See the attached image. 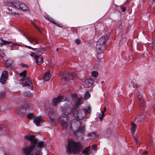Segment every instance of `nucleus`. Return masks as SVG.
I'll return each instance as SVG.
<instances>
[{
    "instance_id": "4",
    "label": "nucleus",
    "mask_w": 155,
    "mask_h": 155,
    "mask_svg": "<svg viewBox=\"0 0 155 155\" xmlns=\"http://www.w3.org/2000/svg\"><path fill=\"white\" fill-rule=\"evenodd\" d=\"M68 144L65 146L66 152L68 155L72 153L77 154L79 153L83 148L81 143L73 140L70 139L68 140Z\"/></svg>"
},
{
    "instance_id": "15",
    "label": "nucleus",
    "mask_w": 155,
    "mask_h": 155,
    "mask_svg": "<svg viewBox=\"0 0 155 155\" xmlns=\"http://www.w3.org/2000/svg\"><path fill=\"white\" fill-rule=\"evenodd\" d=\"M42 121L43 119L41 117H35L33 119V122L37 126H39L40 123Z\"/></svg>"
},
{
    "instance_id": "5",
    "label": "nucleus",
    "mask_w": 155,
    "mask_h": 155,
    "mask_svg": "<svg viewBox=\"0 0 155 155\" xmlns=\"http://www.w3.org/2000/svg\"><path fill=\"white\" fill-rule=\"evenodd\" d=\"M138 97L139 100V104H140V112H141V115L139 117V118H137L138 122H140L143 120L146 115V113L148 110L147 107H145V103L143 102L142 100V96L140 94L138 95Z\"/></svg>"
},
{
    "instance_id": "6",
    "label": "nucleus",
    "mask_w": 155,
    "mask_h": 155,
    "mask_svg": "<svg viewBox=\"0 0 155 155\" xmlns=\"http://www.w3.org/2000/svg\"><path fill=\"white\" fill-rule=\"evenodd\" d=\"M5 4V5L12 7L13 8L23 10H26V7L25 3L20 2L19 1H13L12 2L7 1Z\"/></svg>"
},
{
    "instance_id": "3",
    "label": "nucleus",
    "mask_w": 155,
    "mask_h": 155,
    "mask_svg": "<svg viewBox=\"0 0 155 155\" xmlns=\"http://www.w3.org/2000/svg\"><path fill=\"white\" fill-rule=\"evenodd\" d=\"M83 103V101L81 99H78L74 104V107L76 111L74 113V117L77 119L81 120L86 117V114L90 112V108H84L80 105Z\"/></svg>"
},
{
    "instance_id": "17",
    "label": "nucleus",
    "mask_w": 155,
    "mask_h": 155,
    "mask_svg": "<svg viewBox=\"0 0 155 155\" xmlns=\"http://www.w3.org/2000/svg\"><path fill=\"white\" fill-rule=\"evenodd\" d=\"M51 77V74L49 73H45L43 76L44 81H48L49 80Z\"/></svg>"
},
{
    "instance_id": "20",
    "label": "nucleus",
    "mask_w": 155,
    "mask_h": 155,
    "mask_svg": "<svg viewBox=\"0 0 155 155\" xmlns=\"http://www.w3.org/2000/svg\"><path fill=\"white\" fill-rule=\"evenodd\" d=\"M131 125L132 126L131 132L133 134H134L135 131V129L137 128L136 124L133 122H131Z\"/></svg>"
},
{
    "instance_id": "29",
    "label": "nucleus",
    "mask_w": 155,
    "mask_h": 155,
    "mask_svg": "<svg viewBox=\"0 0 155 155\" xmlns=\"http://www.w3.org/2000/svg\"><path fill=\"white\" fill-rule=\"evenodd\" d=\"M77 95L76 94H72L71 96V97L73 100H75L76 99V100H77L78 99H79V98H77ZM79 99H80L79 98ZM77 100H76L75 102H76Z\"/></svg>"
},
{
    "instance_id": "24",
    "label": "nucleus",
    "mask_w": 155,
    "mask_h": 155,
    "mask_svg": "<svg viewBox=\"0 0 155 155\" xmlns=\"http://www.w3.org/2000/svg\"><path fill=\"white\" fill-rule=\"evenodd\" d=\"M90 97L91 95L90 94L88 91H87L84 94V100H86L88 99Z\"/></svg>"
},
{
    "instance_id": "43",
    "label": "nucleus",
    "mask_w": 155,
    "mask_h": 155,
    "mask_svg": "<svg viewBox=\"0 0 155 155\" xmlns=\"http://www.w3.org/2000/svg\"><path fill=\"white\" fill-rule=\"evenodd\" d=\"M26 106H25V108L28 109H29L30 108V105L29 104H26Z\"/></svg>"
},
{
    "instance_id": "45",
    "label": "nucleus",
    "mask_w": 155,
    "mask_h": 155,
    "mask_svg": "<svg viewBox=\"0 0 155 155\" xmlns=\"http://www.w3.org/2000/svg\"><path fill=\"white\" fill-rule=\"evenodd\" d=\"M23 36H24V37H25L26 38V39H27V40H28L29 42H30L31 43V41L29 40V39L28 38H27V37H26V36L25 35H23Z\"/></svg>"
},
{
    "instance_id": "49",
    "label": "nucleus",
    "mask_w": 155,
    "mask_h": 155,
    "mask_svg": "<svg viewBox=\"0 0 155 155\" xmlns=\"http://www.w3.org/2000/svg\"><path fill=\"white\" fill-rule=\"evenodd\" d=\"M134 141L136 142V143H137V140L136 138H134Z\"/></svg>"
},
{
    "instance_id": "50",
    "label": "nucleus",
    "mask_w": 155,
    "mask_h": 155,
    "mask_svg": "<svg viewBox=\"0 0 155 155\" xmlns=\"http://www.w3.org/2000/svg\"><path fill=\"white\" fill-rule=\"evenodd\" d=\"M33 25L35 27V28H36V27L37 26L36 25L35 23H34Z\"/></svg>"
},
{
    "instance_id": "23",
    "label": "nucleus",
    "mask_w": 155,
    "mask_h": 155,
    "mask_svg": "<svg viewBox=\"0 0 155 155\" xmlns=\"http://www.w3.org/2000/svg\"><path fill=\"white\" fill-rule=\"evenodd\" d=\"M90 146H89L86 147L84 150L82 151V153L84 154L85 155H88V153L90 150Z\"/></svg>"
},
{
    "instance_id": "56",
    "label": "nucleus",
    "mask_w": 155,
    "mask_h": 155,
    "mask_svg": "<svg viewBox=\"0 0 155 155\" xmlns=\"http://www.w3.org/2000/svg\"><path fill=\"white\" fill-rule=\"evenodd\" d=\"M102 58H99L98 57V56H97V58L98 59H99V60H101Z\"/></svg>"
},
{
    "instance_id": "48",
    "label": "nucleus",
    "mask_w": 155,
    "mask_h": 155,
    "mask_svg": "<svg viewBox=\"0 0 155 155\" xmlns=\"http://www.w3.org/2000/svg\"><path fill=\"white\" fill-rule=\"evenodd\" d=\"M17 45V44L15 43H13L11 45V47L15 45Z\"/></svg>"
},
{
    "instance_id": "55",
    "label": "nucleus",
    "mask_w": 155,
    "mask_h": 155,
    "mask_svg": "<svg viewBox=\"0 0 155 155\" xmlns=\"http://www.w3.org/2000/svg\"><path fill=\"white\" fill-rule=\"evenodd\" d=\"M131 55H130V56H128V58L129 57L130 59L131 58Z\"/></svg>"
},
{
    "instance_id": "38",
    "label": "nucleus",
    "mask_w": 155,
    "mask_h": 155,
    "mask_svg": "<svg viewBox=\"0 0 155 155\" xmlns=\"http://www.w3.org/2000/svg\"><path fill=\"white\" fill-rule=\"evenodd\" d=\"M5 92H0V99H1L4 95Z\"/></svg>"
},
{
    "instance_id": "34",
    "label": "nucleus",
    "mask_w": 155,
    "mask_h": 155,
    "mask_svg": "<svg viewBox=\"0 0 155 155\" xmlns=\"http://www.w3.org/2000/svg\"><path fill=\"white\" fill-rule=\"evenodd\" d=\"M24 94L28 97H29L31 95V93L29 91H26L25 92Z\"/></svg>"
},
{
    "instance_id": "7",
    "label": "nucleus",
    "mask_w": 155,
    "mask_h": 155,
    "mask_svg": "<svg viewBox=\"0 0 155 155\" xmlns=\"http://www.w3.org/2000/svg\"><path fill=\"white\" fill-rule=\"evenodd\" d=\"M21 80L24 86H27L29 89H32L33 85L30 78L27 77H24L22 78Z\"/></svg>"
},
{
    "instance_id": "31",
    "label": "nucleus",
    "mask_w": 155,
    "mask_h": 155,
    "mask_svg": "<svg viewBox=\"0 0 155 155\" xmlns=\"http://www.w3.org/2000/svg\"><path fill=\"white\" fill-rule=\"evenodd\" d=\"M30 55L31 56L34 57L35 59L38 55H36L35 53L32 52L31 53Z\"/></svg>"
},
{
    "instance_id": "39",
    "label": "nucleus",
    "mask_w": 155,
    "mask_h": 155,
    "mask_svg": "<svg viewBox=\"0 0 155 155\" xmlns=\"http://www.w3.org/2000/svg\"><path fill=\"white\" fill-rule=\"evenodd\" d=\"M134 81H135V80H133L132 81V82H133V83L132 84V87L134 88H136V87H137V86L136 84H134Z\"/></svg>"
},
{
    "instance_id": "13",
    "label": "nucleus",
    "mask_w": 155,
    "mask_h": 155,
    "mask_svg": "<svg viewBox=\"0 0 155 155\" xmlns=\"http://www.w3.org/2000/svg\"><path fill=\"white\" fill-rule=\"evenodd\" d=\"M108 37L107 35L102 36L98 40L97 42L103 45H105L108 39Z\"/></svg>"
},
{
    "instance_id": "44",
    "label": "nucleus",
    "mask_w": 155,
    "mask_h": 155,
    "mask_svg": "<svg viewBox=\"0 0 155 155\" xmlns=\"http://www.w3.org/2000/svg\"><path fill=\"white\" fill-rule=\"evenodd\" d=\"M106 108L105 107L104 108L103 111H101V113L104 115V113H105V111H106Z\"/></svg>"
},
{
    "instance_id": "42",
    "label": "nucleus",
    "mask_w": 155,
    "mask_h": 155,
    "mask_svg": "<svg viewBox=\"0 0 155 155\" xmlns=\"http://www.w3.org/2000/svg\"><path fill=\"white\" fill-rule=\"evenodd\" d=\"M25 47H27L28 49H31V50H33V48H32V47H31L30 46H28V45H25Z\"/></svg>"
},
{
    "instance_id": "36",
    "label": "nucleus",
    "mask_w": 155,
    "mask_h": 155,
    "mask_svg": "<svg viewBox=\"0 0 155 155\" xmlns=\"http://www.w3.org/2000/svg\"><path fill=\"white\" fill-rule=\"evenodd\" d=\"M4 54V53L1 49H0V59L2 58L3 57V55Z\"/></svg>"
},
{
    "instance_id": "10",
    "label": "nucleus",
    "mask_w": 155,
    "mask_h": 155,
    "mask_svg": "<svg viewBox=\"0 0 155 155\" xmlns=\"http://www.w3.org/2000/svg\"><path fill=\"white\" fill-rule=\"evenodd\" d=\"M61 80L65 82H67L68 81H73V77L72 74L71 73L67 72L64 73L62 77L61 78Z\"/></svg>"
},
{
    "instance_id": "32",
    "label": "nucleus",
    "mask_w": 155,
    "mask_h": 155,
    "mask_svg": "<svg viewBox=\"0 0 155 155\" xmlns=\"http://www.w3.org/2000/svg\"><path fill=\"white\" fill-rule=\"evenodd\" d=\"M118 30L120 31L122 30L123 27L122 23H121L119 24V25L118 26Z\"/></svg>"
},
{
    "instance_id": "27",
    "label": "nucleus",
    "mask_w": 155,
    "mask_h": 155,
    "mask_svg": "<svg viewBox=\"0 0 155 155\" xmlns=\"http://www.w3.org/2000/svg\"><path fill=\"white\" fill-rule=\"evenodd\" d=\"M26 70H24L20 73L19 75L20 76L22 77V78H23L24 77H26Z\"/></svg>"
},
{
    "instance_id": "40",
    "label": "nucleus",
    "mask_w": 155,
    "mask_h": 155,
    "mask_svg": "<svg viewBox=\"0 0 155 155\" xmlns=\"http://www.w3.org/2000/svg\"><path fill=\"white\" fill-rule=\"evenodd\" d=\"M21 67H22L23 68H25V67H26L27 68H28V65H26V64H25L23 63H21Z\"/></svg>"
},
{
    "instance_id": "28",
    "label": "nucleus",
    "mask_w": 155,
    "mask_h": 155,
    "mask_svg": "<svg viewBox=\"0 0 155 155\" xmlns=\"http://www.w3.org/2000/svg\"><path fill=\"white\" fill-rule=\"evenodd\" d=\"M92 75L94 77H96L98 75V72L96 71H93L92 73Z\"/></svg>"
},
{
    "instance_id": "33",
    "label": "nucleus",
    "mask_w": 155,
    "mask_h": 155,
    "mask_svg": "<svg viewBox=\"0 0 155 155\" xmlns=\"http://www.w3.org/2000/svg\"><path fill=\"white\" fill-rule=\"evenodd\" d=\"M33 114L31 113H29L27 114V117L29 119L31 118L34 117Z\"/></svg>"
},
{
    "instance_id": "21",
    "label": "nucleus",
    "mask_w": 155,
    "mask_h": 155,
    "mask_svg": "<svg viewBox=\"0 0 155 155\" xmlns=\"http://www.w3.org/2000/svg\"><path fill=\"white\" fill-rule=\"evenodd\" d=\"M88 136L89 139L94 138L96 137V134L94 132H91L88 134Z\"/></svg>"
},
{
    "instance_id": "51",
    "label": "nucleus",
    "mask_w": 155,
    "mask_h": 155,
    "mask_svg": "<svg viewBox=\"0 0 155 155\" xmlns=\"http://www.w3.org/2000/svg\"><path fill=\"white\" fill-rule=\"evenodd\" d=\"M144 153V154H147V151H145V152Z\"/></svg>"
},
{
    "instance_id": "25",
    "label": "nucleus",
    "mask_w": 155,
    "mask_h": 155,
    "mask_svg": "<svg viewBox=\"0 0 155 155\" xmlns=\"http://www.w3.org/2000/svg\"><path fill=\"white\" fill-rule=\"evenodd\" d=\"M49 21H50V22H51L52 23H53V24L56 25V26H57L61 28L62 27V26H60L58 24V23L56 22L52 18L50 17Z\"/></svg>"
},
{
    "instance_id": "9",
    "label": "nucleus",
    "mask_w": 155,
    "mask_h": 155,
    "mask_svg": "<svg viewBox=\"0 0 155 155\" xmlns=\"http://www.w3.org/2000/svg\"><path fill=\"white\" fill-rule=\"evenodd\" d=\"M105 48V45H103L97 42L96 45V50L98 54L103 53Z\"/></svg>"
},
{
    "instance_id": "2",
    "label": "nucleus",
    "mask_w": 155,
    "mask_h": 155,
    "mask_svg": "<svg viewBox=\"0 0 155 155\" xmlns=\"http://www.w3.org/2000/svg\"><path fill=\"white\" fill-rule=\"evenodd\" d=\"M62 108L63 114L60 117L59 120L63 129H66L68 126L67 121H65V120H68V114L72 111L74 116V113L76 111V110L74 105L73 106V104L69 102L65 103Z\"/></svg>"
},
{
    "instance_id": "52",
    "label": "nucleus",
    "mask_w": 155,
    "mask_h": 155,
    "mask_svg": "<svg viewBox=\"0 0 155 155\" xmlns=\"http://www.w3.org/2000/svg\"><path fill=\"white\" fill-rule=\"evenodd\" d=\"M35 41L36 44H37L38 43V41Z\"/></svg>"
},
{
    "instance_id": "59",
    "label": "nucleus",
    "mask_w": 155,
    "mask_h": 155,
    "mask_svg": "<svg viewBox=\"0 0 155 155\" xmlns=\"http://www.w3.org/2000/svg\"><path fill=\"white\" fill-rule=\"evenodd\" d=\"M5 155H9L7 154V153H6L5 154Z\"/></svg>"
},
{
    "instance_id": "18",
    "label": "nucleus",
    "mask_w": 155,
    "mask_h": 155,
    "mask_svg": "<svg viewBox=\"0 0 155 155\" xmlns=\"http://www.w3.org/2000/svg\"><path fill=\"white\" fill-rule=\"evenodd\" d=\"M7 9L9 11L8 12H7V14L10 15L12 16H15L16 17H18L19 15V14L18 13H16L15 12H12V9H10L9 8H8Z\"/></svg>"
},
{
    "instance_id": "47",
    "label": "nucleus",
    "mask_w": 155,
    "mask_h": 155,
    "mask_svg": "<svg viewBox=\"0 0 155 155\" xmlns=\"http://www.w3.org/2000/svg\"><path fill=\"white\" fill-rule=\"evenodd\" d=\"M39 31H40V32H41V30H40V28H39V27L38 26H37V27H36V28Z\"/></svg>"
},
{
    "instance_id": "53",
    "label": "nucleus",
    "mask_w": 155,
    "mask_h": 155,
    "mask_svg": "<svg viewBox=\"0 0 155 155\" xmlns=\"http://www.w3.org/2000/svg\"><path fill=\"white\" fill-rule=\"evenodd\" d=\"M49 117L51 119H52V118H53V117H51V116H49Z\"/></svg>"
},
{
    "instance_id": "54",
    "label": "nucleus",
    "mask_w": 155,
    "mask_h": 155,
    "mask_svg": "<svg viewBox=\"0 0 155 155\" xmlns=\"http://www.w3.org/2000/svg\"><path fill=\"white\" fill-rule=\"evenodd\" d=\"M95 145H93L92 146V148H94L95 147Z\"/></svg>"
},
{
    "instance_id": "26",
    "label": "nucleus",
    "mask_w": 155,
    "mask_h": 155,
    "mask_svg": "<svg viewBox=\"0 0 155 155\" xmlns=\"http://www.w3.org/2000/svg\"><path fill=\"white\" fill-rule=\"evenodd\" d=\"M12 42H8V41H5L3 40L2 39H0V44H10Z\"/></svg>"
},
{
    "instance_id": "1",
    "label": "nucleus",
    "mask_w": 155,
    "mask_h": 155,
    "mask_svg": "<svg viewBox=\"0 0 155 155\" xmlns=\"http://www.w3.org/2000/svg\"><path fill=\"white\" fill-rule=\"evenodd\" d=\"M25 138L31 142V144L28 147L23 148L22 153L24 155H40L39 152L34 150L35 147L37 146L39 149L44 147V142L38 141L34 135H27L25 136Z\"/></svg>"
},
{
    "instance_id": "11",
    "label": "nucleus",
    "mask_w": 155,
    "mask_h": 155,
    "mask_svg": "<svg viewBox=\"0 0 155 155\" xmlns=\"http://www.w3.org/2000/svg\"><path fill=\"white\" fill-rule=\"evenodd\" d=\"M8 72L7 71H3L2 72V76L0 79V82L2 84H5L7 80Z\"/></svg>"
},
{
    "instance_id": "30",
    "label": "nucleus",
    "mask_w": 155,
    "mask_h": 155,
    "mask_svg": "<svg viewBox=\"0 0 155 155\" xmlns=\"http://www.w3.org/2000/svg\"><path fill=\"white\" fill-rule=\"evenodd\" d=\"M104 115L102 113L98 115V118L100 119V120L101 121H102V120H103V117L104 116Z\"/></svg>"
},
{
    "instance_id": "16",
    "label": "nucleus",
    "mask_w": 155,
    "mask_h": 155,
    "mask_svg": "<svg viewBox=\"0 0 155 155\" xmlns=\"http://www.w3.org/2000/svg\"><path fill=\"white\" fill-rule=\"evenodd\" d=\"M35 59L36 60V62L38 64L40 65L43 63V58L41 55H38Z\"/></svg>"
},
{
    "instance_id": "22",
    "label": "nucleus",
    "mask_w": 155,
    "mask_h": 155,
    "mask_svg": "<svg viewBox=\"0 0 155 155\" xmlns=\"http://www.w3.org/2000/svg\"><path fill=\"white\" fill-rule=\"evenodd\" d=\"M6 63L7 67L10 66L13 63V61L11 59H8L6 61Z\"/></svg>"
},
{
    "instance_id": "37",
    "label": "nucleus",
    "mask_w": 155,
    "mask_h": 155,
    "mask_svg": "<svg viewBox=\"0 0 155 155\" xmlns=\"http://www.w3.org/2000/svg\"><path fill=\"white\" fill-rule=\"evenodd\" d=\"M120 9H121L123 12H125L126 10V8L124 7H122V6H120Z\"/></svg>"
},
{
    "instance_id": "8",
    "label": "nucleus",
    "mask_w": 155,
    "mask_h": 155,
    "mask_svg": "<svg viewBox=\"0 0 155 155\" xmlns=\"http://www.w3.org/2000/svg\"><path fill=\"white\" fill-rule=\"evenodd\" d=\"M65 100V98L64 96H58L57 97L53 99L51 104L53 106H56L59 102L64 101Z\"/></svg>"
},
{
    "instance_id": "14",
    "label": "nucleus",
    "mask_w": 155,
    "mask_h": 155,
    "mask_svg": "<svg viewBox=\"0 0 155 155\" xmlns=\"http://www.w3.org/2000/svg\"><path fill=\"white\" fill-rule=\"evenodd\" d=\"M76 123L78 124V126L77 127V130L75 132L76 133H81L84 131V127L79 122L77 121Z\"/></svg>"
},
{
    "instance_id": "58",
    "label": "nucleus",
    "mask_w": 155,
    "mask_h": 155,
    "mask_svg": "<svg viewBox=\"0 0 155 155\" xmlns=\"http://www.w3.org/2000/svg\"><path fill=\"white\" fill-rule=\"evenodd\" d=\"M58 50H59V49H58V48H57V49H56V51H58Z\"/></svg>"
},
{
    "instance_id": "12",
    "label": "nucleus",
    "mask_w": 155,
    "mask_h": 155,
    "mask_svg": "<svg viewBox=\"0 0 155 155\" xmlns=\"http://www.w3.org/2000/svg\"><path fill=\"white\" fill-rule=\"evenodd\" d=\"M94 82V81L92 78H88L84 81L83 86L86 88L89 87L92 85Z\"/></svg>"
},
{
    "instance_id": "41",
    "label": "nucleus",
    "mask_w": 155,
    "mask_h": 155,
    "mask_svg": "<svg viewBox=\"0 0 155 155\" xmlns=\"http://www.w3.org/2000/svg\"><path fill=\"white\" fill-rule=\"evenodd\" d=\"M50 17L49 16H45V19L48 20H49L50 18Z\"/></svg>"
},
{
    "instance_id": "35",
    "label": "nucleus",
    "mask_w": 155,
    "mask_h": 155,
    "mask_svg": "<svg viewBox=\"0 0 155 155\" xmlns=\"http://www.w3.org/2000/svg\"><path fill=\"white\" fill-rule=\"evenodd\" d=\"M75 42L77 44L79 45L81 43V41L79 39H76L75 40Z\"/></svg>"
},
{
    "instance_id": "19",
    "label": "nucleus",
    "mask_w": 155,
    "mask_h": 155,
    "mask_svg": "<svg viewBox=\"0 0 155 155\" xmlns=\"http://www.w3.org/2000/svg\"><path fill=\"white\" fill-rule=\"evenodd\" d=\"M33 51L37 52L42 53L44 52V48H33Z\"/></svg>"
},
{
    "instance_id": "60",
    "label": "nucleus",
    "mask_w": 155,
    "mask_h": 155,
    "mask_svg": "<svg viewBox=\"0 0 155 155\" xmlns=\"http://www.w3.org/2000/svg\"><path fill=\"white\" fill-rule=\"evenodd\" d=\"M32 41H34V39H32Z\"/></svg>"
},
{
    "instance_id": "57",
    "label": "nucleus",
    "mask_w": 155,
    "mask_h": 155,
    "mask_svg": "<svg viewBox=\"0 0 155 155\" xmlns=\"http://www.w3.org/2000/svg\"><path fill=\"white\" fill-rule=\"evenodd\" d=\"M31 22L32 23V24H33V25H34V22L32 21H31Z\"/></svg>"
},
{
    "instance_id": "46",
    "label": "nucleus",
    "mask_w": 155,
    "mask_h": 155,
    "mask_svg": "<svg viewBox=\"0 0 155 155\" xmlns=\"http://www.w3.org/2000/svg\"><path fill=\"white\" fill-rule=\"evenodd\" d=\"M153 112L154 114H155V102L154 103V105L153 106Z\"/></svg>"
}]
</instances>
